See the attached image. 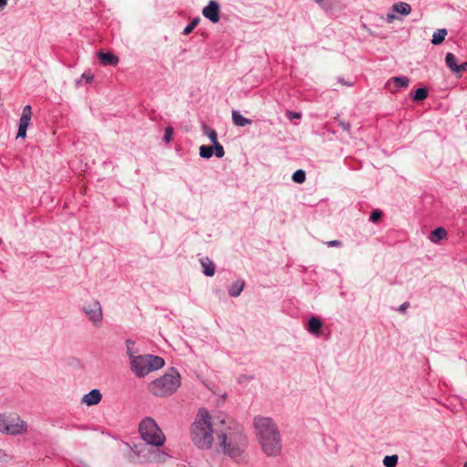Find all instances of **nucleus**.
<instances>
[{
  "mask_svg": "<svg viewBox=\"0 0 467 467\" xmlns=\"http://www.w3.org/2000/svg\"><path fill=\"white\" fill-rule=\"evenodd\" d=\"M382 216V213L379 210H375L371 213L370 221L373 223H377Z\"/></svg>",
  "mask_w": 467,
  "mask_h": 467,
  "instance_id": "7c9ffc66",
  "label": "nucleus"
},
{
  "mask_svg": "<svg viewBox=\"0 0 467 467\" xmlns=\"http://www.w3.org/2000/svg\"><path fill=\"white\" fill-rule=\"evenodd\" d=\"M32 118V109L29 105L23 108L22 116L19 120V127L16 138H25Z\"/></svg>",
  "mask_w": 467,
  "mask_h": 467,
  "instance_id": "1a4fd4ad",
  "label": "nucleus"
},
{
  "mask_svg": "<svg viewBox=\"0 0 467 467\" xmlns=\"http://www.w3.org/2000/svg\"><path fill=\"white\" fill-rule=\"evenodd\" d=\"M256 438L262 451L268 457H276L282 450L281 434L277 425L267 417L254 420Z\"/></svg>",
  "mask_w": 467,
  "mask_h": 467,
  "instance_id": "7ed1b4c3",
  "label": "nucleus"
},
{
  "mask_svg": "<svg viewBox=\"0 0 467 467\" xmlns=\"http://www.w3.org/2000/svg\"><path fill=\"white\" fill-rule=\"evenodd\" d=\"M394 19H396V16H395V15H393V14H388V15H387V21H388L389 23L393 22V21H394Z\"/></svg>",
  "mask_w": 467,
  "mask_h": 467,
  "instance_id": "e433bc0d",
  "label": "nucleus"
},
{
  "mask_svg": "<svg viewBox=\"0 0 467 467\" xmlns=\"http://www.w3.org/2000/svg\"><path fill=\"white\" fill-rule=\"evenodd\" d=\"M464 467H467V462L464 463Z\"/></svg>",
  "mask_w": 467,
  "mask_h": 467,
  "instance_id": "79ce46f5",
  "label": "nucleus"
},
{
  "mask_svg": "<svg viewBox=\"0 0 467 467\" xmlns=\"http://www.w3.org/2000/svg\"><path fill=\"white\" fill-rule=\"evenodd\" d=\"M409 306L410 304L408 302H405L400 306V310L404 312L409 307Z\"/></svg>",
  "mask_w": 467,
  "mask_h": 467,
  "instance_id": "4c0bfd02",
  "label": "nucleus"
},
{
  "mask_svg": "<svg viewBox=\"0 0 467 467\" xmlns=\"http://www.w3.org/2000/svg\"><path fill=\"white\" fill-rule=\"evenodd\" d=\"M98 57L104 66H115L119 63V57L111 52H99Z\"/></svg>",
  "mask_w": 467,
  "mask_h": 467,
  "instance_id": "ddd939ff",
  "label": "nucleus"
},
{
  "mask_svg": "<svg viewBox=\"0 0 467 467\" xmlns=\"http://www.w3.org/2000/svg\"><path fill=\"white\" fill-rule=\"evenodd\" d=\"M139 433L141 439L149 445L161 447L164 444L166 437L154 419L144 418L139 424Z\"/></svg>",
  "mask_w": 467,
  "mask_h": 467,
  "instance_id": "423d86ee",
  "label": "nucleus"
},
{
  "mask_svg": "<svg viewBox=\"0 0 467 467\" xmlns=\"http://www.w3.org/2000/svg\"><path fill=\"white\" fill-rule=\"evenodd\" d=\"M220 5L217 2L211 0L209 4L202 9V16L213 23L220 20L219 16Z\"/></svg>",
  "mask_w": 467,
  "mask_h": 467,
  "instance_id": "9d476101",
  "label": "nucleus"
},
{
  "mask_svg": "<svg viewBox=\"0 0 467 467\" xmlns=\"http://www.w3.org/2000/svg\"><path fill=\"white\" fill-rule=\"evenodd\" d=\"M83 311L88 320L96 327H99L103 319V312L100 303L98 300L86 303Z\"/></svg>",
  "mask_w": 467,
  "mask_h": 467,
  "instance_id": "6e6552de",
  "label": "nucleus"
},
{
  "mask_svg": "<svg viewBox=\"0 0 467 467\" xmlns=\"http://www.w3.org/2000/svg\"><path fill=\"white\" fill-rule=\"evenodd\" d=\"M218 441L223 452L231 458L240 457L247 447V438L244 429L228 416L218 430Z\"/></svg>",
  "mask_w": 467,
  "mask_h": 467,
  "instance_id": "f03ea898",
  "label": "nucleus"
},
{
  "mask_svg": "<svg viewBox=\"0 0 467 467\" xmlns=\"http://www.w3.org/2000/svg\"><path fill=\"white\" fill-rule=\"evenodd\" d=\"M213 154V148L212 146L202 145L200 147V156L204 159H209Z\"/></svg>",
  "mask_w": 467,
  "mask_h": 467,
  "instance_id": "b1692460",
  "label": "nucleus"
},
{
  "mask_svg": "<svg viewBox=\"0 0 467 467\" xmlns=\"http://www.w3.org/2000/svg\"><path fill=\"white\" fill-rule=\"evenodd\" d=\"M445 63L447 67L453 72L456 73L458 69L457 58L452 53H447L445 57Z\"/></svg>",
  "mask_w": 467,
  "mask_h": 467,
  "instance_id": "6ab92c4d",
  "label": "nucleus"
},
{
  "mask_svg": "<svg viewBox=\"0 0 467 467\" xmlns=\"http://www.w3.org/2000/svg\"><path fill=\"white\" fill-rule=\"evenodd\" d=\"M244 286V281H236L229 288V295L231 296H234V297L238 296L241 294V292L243 291Z\"/></svg>",
  "mask_w": 467,
  "mask_h": 467,
  "instance_id": "412c9836",
  "label": "nucleus"
},
{
  "mask_svg": "<svg viewBox=\"0 0 467 467\" xmlns=\"http://www.w3.org/2000/svg\"><path fill=\"white\" fill-rule=\"evenodd\" d=\"M288 118L290 119H300L301 118V114L300 113H297V112H288Z\"/></svg>",
  "mask_w": 467,
  "mask_h": 467,
  "instance_id": "473e14b6",
  "label": "nucleus"
},
{
  "mask_svg": "<svg viewBox=\"0 0 467 467\" xmlns=\"http://www.w3.org/2000/svg\"><path fill=\"white\" fill-rule=\"evenodd\" d=\"M409 86V78L406 77L391 78L386 84V88L392 93L397 92L399 88H407Z\"/></svg>",
  "mask_w": 467,
  "mask_h": 467,
  "instance_id": "9b49d317",
  "label": "nucleus"
},
{
  "mask_svg": "<svg viewBox=\"0 0 467 467\" xmlns=\"http://www.w3.org/2000/svg\"><path fill=\"white\" fill-rule=\"evenodd\" d=\"M27 431V423L14 412L0 413V432L19 435Z\"/></svg>",
  "mask_w": 467,
  "mask_h": 467,
  "instance_id": "0eeeda50",
  "label": "nucleus"
},
{
  "mask_svg": "<svg viewBox=\"0 0 467 467\" xmlns=\"http://www.w3.org/2000/svg\"><path fill=\"white\" fill-rule=\"evenodd\" d=\"M172 134H173V129L171 127H167L165 130V134L163 136V140L166 143H169L171 140Z\"/></svg>",
  "mask_w": 467,
  "mask_h": 467,
  "instance_id": "c756f323",
  "label": "nucleus"
},
{
  "mask_svg": "<svg viewBox=\"0 0 467 467\" xmlns=\"http://www.w3.org/2000/svg\"><path fill=\"white\" fill-rule=\"evenodd\" d=\"M327 244L328 246H340L342 244V243L340 241H337V240H333V241L327 242Z\"/></svg>",
  "mask_w": 467,
  "mask_h": 467,
  "instance_id": "72a5a7b5",
  "label": "nucleus"
},
{
  "mask_svg": "<svg viewBox=\"0 0 467 467\" xmlns=\"http://www.w3.org/2000/svg\"><path fill=\"white\" fill-rule=\"evenodd\" d=\"M202 129H203L204 134L210 139V140L213 144L218 143L217 133L213 129H211L210 127H208L206 125H204Z\"/></svg>",
  "mask_w": 467,
  "mask_h": 467,
  "instance_id": "5701e85b",
  "label": "nucleus"
},
{
  "mask_svg": "<svg viewBox=\"0 0 467 467\" xmlns=\"http://www.w3.org/2000/svg\"><path fill=\"white\" fill-rule=\"evenodd\" d=\"M467 70V62H463L461 65H458V69L456 73H462Z\"/></svg>",
  "mask_w": 467,
  "mask_h": 467,
  "instance_id": "2f4dec72",
  "label": "nucleus"
},
{
  "mask_svg": "<svg viewBox=\"0 0 467 467\" xmlns=\"http://www.w3.org/2000/svg\"><path fill=\"white\" fill-rule=\"evenodd\" d=\"M201 265L203 268V273L205 275L213 276L214 275L215 266L208 257L202 258Z\"/></svg>",
  "mask_w": 467,
  "mask_h": 467,
  "instance_id": "2eb2a0df",
  "label": "nucleus"
},
{
  "mask_svg": "<svg viewBox=\"0 0 467 467\" xmlns=\"http://www.w3.org/2000/svg\"><path fill=\"white\" fill-rule=\"evenodd\" d=\"M180 386V374L174 368H171L162 377L152 380L148 386V390L153 396L164 398L173 394Z\"/></svg>",
  "mask_w": 467,
  "mask_h": 467,
  "instance_id": "39448f33",
  "label": "nucleus"
},
{
  "mask_svg": "<svg viewBox=\"0 0 467 467\" xmlns=\"http://www.w3.org/2000/svg\"><path fill=\"white\" fill-rule=\"evenodd\" d=\"M339 125L342 127L344 130H348L350 128V125L348 123H346L344 121H339Z\"/></svg>",
  "mask_w": 467,
  "mask_h": 467,
  "instance_id": "c9c22d12",
  "label": "nucleus"
},
{
  "mask_svg": "<svg viewBox=\"0 0 467 467\" xmlns=\"http://www.w3.org/2000/svg\"><path fill=\"white\" fill-rule=\"evenodd\" d=\"M214 145V153L218 158H222L224 156V150L223 147L218 142L213 144Z\"/></svg>",
  "mask_w": 467,
  "mask_h": 467,
  "instance_id": "c85d7f7f",
  "label": "nucleus"
},
{
  "mask_svg": "<svg viewBox=\"0 0 467 467\" xmlns=\"http://www.w3.org/2000/svg\"><path fill=\"white\" fill-rule=\"evenodd\" d=\"M102 400V394L99 389H94L82 397L81 402L87 406L99 404Z\"/></svg>",
  "mask_w": 467,
  "mask_h": 467,
  "instance_id": "f8f14e48",
  "label": "nucleus"
},
{
  "mask_svg": "<svg viewBox=\"0 0 467 467\" xmlns=\"http://www.w3.org/2000/svg\"><path fill=\"white\" fill-rule=\"evenodd\" d=\"M323 9L332 10L338 5V0H315Z\"/></svg>",
  "mask_w": 467,
  "mask_h": 467,
  "instance_id": "4be33fe9",
  "label": "nucleus"
},
{
  "mask_svg": "<svg viewBox=\"0 0 467 467\" xmlns=\"http://www.w3.org/2000/svg\"><path fill=\"white\" fill-rule=\"evenodd\" d=\"M8 456L5 453V451L2 449H0V461H7Z\"/></svg>",
  "mask_w": 467,
  "mask_h": 467,
  "instance_id": "f704fd0d",
  "label": "nucleus"
},
{
  "mask_svg": "<svg viewBox=\"0 0 467 467\" xmlns=\"http://www.w3.org/2000/svg\"><path fill=\"white\" fill-rule=\"evenodd\" d=\"M126 344L127 352L130 360L131 370L138 377H144L151 371L160 369L164 366L165 362L162 358L149 354L135 356L130 348V344L135 345V343L131 340H127Z\"/></svg>",
  "mask_w": 467,
  "mask_h": 467,
  "instance_id": "20e7f679",
  "label": "nucleus"
},
{
  "mask_svg": "<svg viewBox=\"0 0 467 467\" xmlns=\"http://www.w3.org/2000/svg\"><path fill=\"white\" fill-rule=\"evenodd\" d=\"M321 327V321L317 317H313L308 320V331L310 333L315 335L319 334Z\"/></svg>",
  "mask_w": 467,
  "mask_h": 467,
  "instance_id": "f3484780",
  "label": "nucleus"
},
{
  "mask_svg": "<svg viewBox=\"0 0 467 467\" xmlns=\"http://www.w3.org/2000/svg\"><path fill=\"white\" fill-rule=\"evenodd\" d=\"M397 463H398V456L397 455L386 456L383 460V464L386 467H396Z\"/></svg>",
  "mask_w": 467,
  "mask_h": 467,
  "instance_id": "bb28decb",
  "label": "nucleus"
},
{
  "mask_svg": "<svg viewBox=\"0 0 467 467\" xmlns=\"http://www.w3.org/2000/svg\"><path fill=\"white\" fill-rule=\"evenodd\" d=\"M232 119L234 125L238 127H244L246 125H250L252 120L250 119L244 118L239 111L233 110Z\"/></svg>",
  "mask_w": 467,
  "mask_h": 467,
  "instance_id": "4468645a",
  "label": "nucleus"
},
{
  "mask_svg": "<svg viewBox=\"0 0 467 467\" xmlns=\"http://www.w3.org/2000/svg\"><path fill=\"white\" fill-rule=\"evenodd\" d=\"M199 22V17H195L194 19H192V21L184 28L183 34L189 35L190 33H192V30L198 26Z\"/></svg>",
  "mask_w": 467,
  "mask_h": 467,
  "instance_id": "cd10ccee",
  "label": "nucleus"
},
{
  "mask_svg": "<svg viewBox=\"0 0 467 467\" xmlns=\"http://www.w3.org/2000/svg\"><path fill=\"white\" fill-rule=\"evenodd\" d=\"M225 415L211 416L207 410L200 409L191 427V438L199 449H210L218 438V430L224 423Z\"/></svg>",
  "mask_w": 467,
  "mask_h": 467,
  "instance_id": "f257e3e1",
  "label": "nucleus"
},
{
  "mask_svg": "<svg viewBox=\"0 0 467 467\" xmlns=\"http://www.w3.org/2000/svg\"><path fill=\"white\" fill-rule=\"evenodd\" d=\"M7 0H0V11L6 5Z\"/></svg>",
  "mask_w": 467,
  "mask_h": 467,
  "instance_id": "58836bf2",
  "label": "nucleus"
},
{
  "mask_svg": "<svg viewBox=\"0 0 467 467\" xmlns=\"http://www.w3.org/2000/svg\"><path fill=\"white\" fill-rule=\"evenodd\" d=\"M82 78H86L88 82H90L93 79L92 76L87 74H83Z\"/></svg>",
  "mask_w": 467,
  "mask_h": 467,
  "instance_id": "ea45409f",
  "label": "nucleus"
},
{
  "mask_svg": "<svg viewBox=\"0 0 467 467\" xmlns=\"http://www.w3.org/2000/svg\"><path fill=\"white\" fill-rule=\"evenodd\" d=\"M446 234H447V232L445 231V229L441 228V227H439V228H436L435 230H433L431 233L430 240L432 243H438L439 241H441L443 238H445Z\"/></svg>",
  "mask_w": 467,
  "mask_h": 467,
  "instance_id": "a211bd4d",
  "label": "nucleus"
},
{
  "mask_svg": "<svg viewBox=\"0 0 467 467\" xmlns=\"http://www.w3.org/2000/svg\"><path fill=\"white\" fill-rule=\"evenodd\" d=\"M428 97V89L426 88H420L415 91L413 100L421 101Z\"/></svg>",
  "mask_w": 467,
  "mask_h": 467,
  "instance_id": "393cba45",
  "label": "nucleus"
},
{
  "mask_svg": "<svg viewBox=\"0 0 467 467\" xmlns=\"http://www.w3.org/2000/svg\"><path fill=\"white\" fill-rule=\"evenodd\" d=\"M392 10L402 16H408L411 12V6L405 2H399L392 5Z\"/></svg>",
  "mask_w": 467,
  "mask_h": 467,
  "instance_id": "dca6fc26",
  "label": "nucleus"
},
{
  "mask_svg": "<svg viewBox=\"0 0 467 467\" xmlns=\"http://www.w3.org/2000/svg\"><path fill=\"white\" fill-rule=\"evenodd\" d=\"M292 179L296 183H303L306 181V173L303 170H297L294 172Z\"/></svg>",
  "mask_w": 467,
  "mask_h": 467,
  "instance_id": "a878e982",
  "label": "nucleus"
},
{
  "mask_svg": "<svg viewBox=\"0 0 467 467\" xmlns=\"http://www.w3.org/2000/svg\"><path fill=\"white\" fill-rule=\"evenodd\" d=\"M446 36L447 30L445 28L438 29L432 36L431 43L433 45H440L444 41Z\"/></svg>",
  "mask_w": 467,
  "mask_h": 467,
  "instance_id": "aec40b11",
  "label": "nucleus"
},
{
  "mask_svg": "<svg viewBox=\"0 0 467 467\" xmlns=\"http://www.w3.org/2000/svg\"><path fill=\"white\" fill-rule=\"evenodd\" d=\"M133 347H134V345L130 344V351H131V352H133V351H132V348H133Z\"/></svg>",
  "mask_w": 467,
  "mask_h": 467,
  "instance_id": "a19ab883",
  "label": "nucleus"
}]
</instances>
